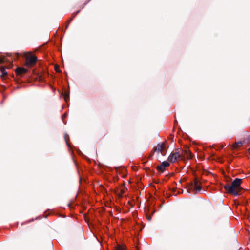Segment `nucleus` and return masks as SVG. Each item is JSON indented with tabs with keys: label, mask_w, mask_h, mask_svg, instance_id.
I'll use <instances>...</instances> for the list:
<instances>
[{
	"label": "nucleus",
	"mask_w": 250,
	"mask_h": 250,
	"mask_svg": "<svg viewBox=\"0 0 250 250\" xmlns=\"http://www.w3.org/2000/svg\"><path fill=\"white\" fill-rule=\"evenodd\" d=\"M183 157H186L188 159L191 158V153L188 150L183 151L181 149H177L171 153L168 160L171 163H175L179 160L183 159Z\"/></svg>",
	"instance_id": "nucleus-1"
},
{
	"label": "nucleus",
	"mask_w": 250,
	"mask_h": 250,
	"mask_svg": "<svg viewBox=\"0 0 250 250\" xmlns=\"http://www.w3.org/2000/svg\"><path fill=\"white\" fill-rule=\"evenodd\" d=\"M242 182L241 179L236 178L231 184H226L224 186L225 189L229 194L238 195L239 192L241 189V184Z\"/></svg>",
	"instance_id": "nucleus-2"
},
{
	"label": "nucleus",
	"mask_w": 250,
	"mask_h": 250,
	"mask_svg": "<svg viewBox=\"0 0 250 250\" xmlns=\"http://www.w3.org/2000/svg\"><path fill=\"white\" fill-rule=\"evenodd\" d=\"M37 60V57L30 54L26 57V65L28 67H31L35 65Z\"/></svg>",
	"instance_id": "nucleus-3"
},
{
	"label": "nucleus",
	"mask_w": 250,
	"mask_h": 250,
	"mask_svg": "<svg viewBox=\"0 0 250 250\" xmlns=\"http://www.w3.org/2000/svg\"><path fill=\"white\" fill-rule=\"evenodd\" d=\"M154 152L160 153L162 156H165L166 155V152L164 144H158L155 148Z\"/></svg>",
	"instance_id": "nucleus-4"
},
{
	"label": "nucleus",
	"mask_w": 250,
	"mask_h": 250,
	"mask_svg": "<svg viewBox=\"0 0 250 250\" xmlns=\"http://www.w3.org/2000/svg\"><path fill=\"white\" fill-rule=\"evenodd\" d=\"M169 166V163L167 161H164L160 166H157L158 170L161 172H164L165 168Z\"/></svg>",
	"instance_id": "nucleus-5"
},
{
	"label": "nucleus",
	"mask_w": 250,
	"mask_h": 250,
	"mask_svg": "<svg viewBox=\"0 0 250 250\" xmlns=\"http://www.w3.org/2000/svg\"><path fill=\"white\" fill-rule=\"evenodd\" d=\"M28 71V70L24 68L19 67L16 69L15 72L18 75H22V74H26Z\"/></svg>",
	"instance_id": "nucleus-6"
},
{
	"label": "nucleus",
	"mask_w": 250,
	"mask_h": 250,
	"mask_svg": "<svg viewBox=\"0 0 250 250\" xmlns=\"http://www.w3.org/2000/svg\"><path fill=\"white\" fill-rule=\"evenodd\" d=\"M193 187L194 189L196 190V191H200L202 189V187L201 186V183L199 181L197 180L196 179L194 180L193 183Z\"/></svg>",
	"instance_id": "nucleus-7"
},
{
	"label": "nucleus",
	"mask_w": 250,
	"mask_h": 250,
	"mask_svg": "<svg viewBox=\"0 0 250 250\" xmlns=\"http://www.w3.org/2000/svg\"><path fill=\"white\" fill-rule=\"evenodd\" d=\"M7 74V72L6 71L5 68L3 66L0 67V76L4 77L6 76Z\"/></svg>",
	"instance_id": "nucleus-8"
},
{
	"label": "nucleus",
	"mask_w": 250,
	"mask_h": 250,
	"mask_svg": "<svg viewBox=\"0 0 250 250\" xmlns=\"http://www.w3.org/2000/svg\"><path fill=\"white\" fill-rule=\"evenodd\" d=\"M243 145V142L241 141H239L236 142L235 144L233 145V147L235 149L237 148L238 147L242 146Z\"/></svg>",
	"instance_id": "nucleus-9"
},
{
	"label": "nucleus",
	"mask_w": 250,
	"mask_h": 250,
	"mask_svg": "<svg viewBox=\"0 0 250 250\" xmlns=\"http://www.w3.org/2000/svg\"><path fill=\"white\" fill-rule=\"evenodd\" d=\"M116 250H125V247L124 245L118 244L115 247Z\"/></svg>",
	"instance_id": "nucleus-10"
},
{
	"label": "nucleus",
	"mask_w": 250,
	"mask_h": 250,
	"mask_svg": "<svg viewBox=\"0 0 250 250\" xmlns=\"http://www.w3.org/2000/svg\"><path fill=\"white\" fill-rule=\"evenodd\" d=\"M4 62V59L0 57V63H2Z\"/></svg>",
	"instance_id": "nucleus-11"
},
{
	"label": "nucleus",
	"mask_w": 250,
	"mask_h": 250,
	"mask_svg": "<svg viewBox=\"0 0 250 250\" xmlns=\"http://www.w3.org/2000/svg\"><path fill=\"white\" fill-rule=\"evenodd\" d=\"M67 135L66 134L65 136V141L67 144V145L68 146V142H67Z\"/></svg>",
	"instance_id": "nucleus-12"
},
{
	"label": "nucleus",
	"mask_w": 250,
	"mask_h": 250,
	"mask_svg": "<svg viewBox=\"0 0 250 250\" xmlns=\"http://www.w3.org/2000/svg\"><path fill=\"white\" fill-rule=\"evenodd\" d=\"M69 98V96L68 95H65V97H64V99L66 101H67V99Z\"/></svg>",
	"instance_id": "nucleus-13"
},
{
	"label": "nucleus",
	"mask_w": 250,
	"mask_h": 250,
	"mask_svg": "<svg viewBox=\"0 0 250 250\" xmlns=\"http://www.w3.org/2000/svg\"><path fill=\"white\" fill-rule=\"evenodd\" d=\"M249 154H250V148H249Z\"/></svg>",
	"instance_id": "nucleus-14"
}]
</instances>
